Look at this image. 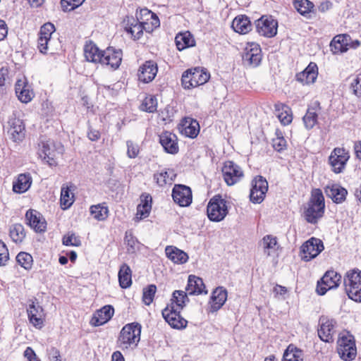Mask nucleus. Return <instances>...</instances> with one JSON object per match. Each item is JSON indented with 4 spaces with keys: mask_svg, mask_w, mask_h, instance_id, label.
<instances>
[{
    "mask_svg": "<svg viewBox=\"0 0 361 361\" xmlns=\"http://www.w3.org/2000/svg\"><path fill=\"white\" fill-rule=\"evenodd\" d=\"M114 313L112 305H107L97 310L91 320V324L94 326H99L108 322Z\"/></svg>",
    "mask_w": 361,
    "mask_h": 361,
    "instance_id": "a878e982",
    "label": "nucleus"
},
{
    "mask_svg": "<svg viewBox=\"0 0 361 361\" xmlns=\"http://www.w3.org/2000/svg\"><path fill=\"white\" fill-rule=\"evenodd\" d=\"M142 326L137 322L126 324L121 329L118 338V347L123 351L135 350L140 341Z\"/></svg>",
    "mask_w": 361,
    "mask_h": 361,
    "instance_id": "f257e3e1",
    "label": "nucleus"
},
{
    "mask_svg": "<svg viewBox=\"0 0 361 361\" xmlns=\"http://www.w3.org/2000/svg\"><path fill=\"white\" fill-rule=\"evenodd\" d=\"M50 39L44 37H38L37 39V48L39 51L42 54H47L49 50V42Z\"/></svg>",
    "mask_w": 361,
    "mask_h": 361,
    "instance_id": "338daca9",
    "label": "nucleus"
},
{
    "mask_svg": "<svg viewBox=\"0 0 361 361\" xmlns=\"http://www.w3.org/2000/svg\"><path fill=\"white\" fill-rule=\"evenodd\" d=\"M186 290L190 295L207 293L203 280L194 275L189 276Z\"/></svg>",
    "mask_w": 361,
    "mask_h": 361,
    "instance_id": "cd10ccee",
    "label": "nucleus"
},
{
    "mask_svg": "<svg viewBox=\"0 0 361 361\" xmlns=\"http://www.w3.org/2000/svg\"><path fill=\"white\" fill-rule=\"evenodd\" d=\"M124 30L131 35L134 40L139 39L143 35L145 28V22L140 20L137 13H136V18L133 17H127L124 20Z\"/></svg>",
    "mask_w": 361,
    "mask_h": 361,
    "instance_id": "f3484780",
    "label": "nucleus"
},
{
    "mask_svg": "<svg viewBox=\"0 0 361 361\" xmlns=\"http://www.w3.org/2000/svg\"><path fill=\"white\" fill-rule=\"evenodd\" d=\"M349 158V153L344 148H335L329 158L332 171L336 173H341Z\"/></svg>",
    "mask_w": 361,
    "mask_h": 361,
    "instance_id": "9b49d317",
    "label": "nucleus"
},
{
    "mask_svg": "<svg viewBox=\"0 0 361 361\" xmlns=\"http://www.w3.org/2000/svg\"><path fill=\"white\" fill-rule=\"evenodd\" d=\"M325 202L322 191L319 189H314L307 207L304 212L305 220L312 224L317 223L324 213Z\"/></svg>",
    "mask_w": 361,
    "mask_h": 361,
    "instance_id": "f03ea898",
    "label": "nucleus"
},
{
    "mask_svg": "<svg viewBox=\"0 0 361 361\" xmlns=\"http://www.w3.org/2000/svg\"><path fill=\"white\" fill-rule=\"evenodd\" d=\"M152 197L150 195H147L142 203L137 205V216H140V219L146 218L149 216L152 209L151 205Z\"/></svg>",
    "mask_w": 361,
    "mask_h": 361,
    "instance_id": "49530a36",
    "label": "nucleus"
},
{
    "mask_svg": "<svg viewBox=\"0 0 361 361\" xmlns=\"http://www.w3.org/2000/svg\"><path fill=\"white\" fill-rule=\"evenodd\" d=\"M250 200L254 204L261 203L268 190V182L262 176H255L252 180Z\"/></svg>",
    "mask_w": 361,
    "mask_h": 361,
    "instance_id": "6e6552de",
    "label": "nucleus"
},
{
    "mask_svg": "<svg viewBox=\"0 0 361 361\" xmlns=\"http://www.w3.org/2000/svg\"><path fill=\"white\" fill-rule=\"evenodd\" d=\"M119 285L122 288H128L132 284V271L130 267L123 263L118 274Z\"/></svg>",
    "mask_w": 361,
    "mask_h": 361,
    "instance_id": "e433bc0d",
    "label": "nucleus"
},
{
    "mask_svg": "<svg viewBox=\"0 0 361 361\" xmlns=\"http://www.w3.org/2000/svg\"><path fill=\"white\" fill-rule=\"evenodd\" d=\"M159 142L166 153L176 154L179 151L177 136L172 133H162L159 135Z\"/></svg>",
    "mask_w": 361,
    "mask_h": 361,
    "instance_id": "aec40b11",
    "label": "nucleus"
},
{
    "mask_svg": "<svg viewBox=\"0 0 361 361\" xmlns=\"http://www.w3.org/2000/svg\"><path fill=\"white\" fill-rule=\"evenodd\" d=\"M182 134L190 138H195L200 132V126L196 120L190 118H185L181 121L180 123Z\"/></svg>",
    "mask_w": 361,
    "mask_h": 361,
    "instance_id": "c756f323",
    "label": "nucleus"
},
{
    "mask_svg": "<svg viewBox=\"0 0 361 361\" xmlns=\"http://www.w3.org/2000/svg\"><path fill=\"white\" fill-rule=\"evenodd\" d=\"M26 235L24 226L20 224H15L11 226L9 229V236L16 243H20L23 241Z\"/></svg>",
    "mask_w": 361,
    "mask_h": 361,
    "instance_id": "a19ab883",
    "label": "nucleus"
},
{
    "mask_svg": "<svg viewBox=\"0 0 361 361\" xmlns=\"http://www.w3.org/2000/svg\"><path fill=\"white\" fill-rule=\"evenodd\" d=\"M221 171L224 179L228 185H235L244 176L241 168L233 161H225Z\"/></svg>",
    "mask_w": 361,
    "mask_h": 361,
    "instance_id": "9d476101",
    "label": "nucleus"
},
{
    "mask_svg": "<svg viewBox=\"0 0 361 361\" xmlns=\"http://www.w3.org/2000/svg\"><path fill=\"white\" fill-rule=\"evenodd\" d=\"M255 24L257 32L261 36L270 38L277 34L278 21L271 16H262Z\"/></svg>",
    "mask_w": 361,
    "mask_h": 361,
    "instance_id": "0eeeda50",
    "label": "nucleus"
},
{
    "mask_svg": "<svg viewBox=\"0 0 361 361\" xmlns=\"http://www.w3.org/2000/svg\"><path fill=\"white\" fill-rule=\"evenodd\" d=\"M141 106L142 110L149 113H154L157 111V98L152 95L146 97Z\"/></svg>",
    "mask_w": 361,
    "mask_h": 361,
    "instance_id": "6e6d98bb",
    "label": "nucleus"
},
{
    "mask_svg": "<svg viewBox=\"0 0 361 361\" xmlns=\"http://www.w3.org/2000/svg\"><path fill=\"white\" fill-rule=\"evenodd\" d=\"M27 224L37 233L44 232L47 228L46 221L35 209H29L25 214Z\"/></svg>",
    "mask_w": 361,
    "mask_h": 361,
    "instance_id": "412c9836",
    "label": "nucleus"
},
{
    "mask_svg": "<svg viewBox=\"0 0 361 361\" xmlns=\"http://www.w3.org/2000/svg\"><path fill=\"white\" fill-rule=\"evenodd\" d=\"M191 69H188L185 71H184L182 74L181 84L185 90L195 88V85H193V81L191 75Z\"/></svg>",
    "mask_w": 361,
    "mask_h": 361,
    "instance_id": "bf43d9fd",
    "label": "nucleus"
},
{
    "mask_svg": "<svg viewBox=\"0 0 361 361\" xmlns=\"http://www.w3.org/2000/svg\"><path fill=\"white\" fill-rule=\"evenodd\" d=\"M9 259V252L6 244L0 240V267L6 266Z\"/></svg>",
    "mask_w": 361,
    "mask_h": 361,
    "instance_id": "680f3d73",
    "label": "nucleus"
},
{
    "mask_svg": "<svg viewBox=\"0 0 361 361\" xmlns=\"http://www.w3.org/2000/svg\"><path fill=\"white\" fill-rule=\"evenodd\" d=\"M191 69V75L195 87L205 84L210 78L209 73L204 68L195 67Z\"/></svg>",
    "mask_w": 361,
    "mask_h": 361,
    "instance_id": "4c0bfd02",
    "label": "nucleus"
},
{
    "mask_svg": "<svg viewBox=\"0 0 361 361\" xmlns=\"http://www.w3.org/2000/svg\"><path fill=\"white\" fill-rule=\"evenodd\" d=\"M55 30L56 28L54 24L51 23H44L40 28L39 37L51 39V35L55 32Z\"/></svg>",
    "mask_w": 361,
    "mask_h": 361,
    "instance_id": "13d9d810",
    "label": "nucleus"
},
{
    "mask_svg": "<svg viewBox=\"0 0 361 361\" xmlns=\"http://www.w3.org/2000/svg\"><path fill=\"white\" fill-rule=\"evenodd\" d=\"M324 192L328 197L331 198L336 204L343 202L348 195L347 190L339 184L326 185L324 188Z\"/></svg>",
    "mask_w": 361,
    "mask_h": 361,
    "instance_id": "b1692460",
    "label": "nucleus"
},
{
    "mask_svg": "<svg viewBox=\"0 0 361 361\" xmlns=\"http://www.w3.org/2000/svg\"><path fill=\"white\" fill-rule=\"evenodd\" d=\"M10 126L8 133L14 142L23 140L25 137V125L22 120L19 118H13L8 121Z\"/></svg>",
    "mask_w": 361,
    "mask_h": 361,
    "instance_id": "bb28decb",
    "label": "nucleus"
},
{
    "mask_svg": "<svg viewBox=\"0 0 361 361\" xmlns=\"http://www.w3.org/2000/svg\"><path fill=\"white\" fill-rule=\"evenodd\" d=\"M15 90L19 100L23 103L30 102L34 97V93L30 90L28 85L21 80H18L16 83Z\"/></svg>",
    "mask_w": 361,
    "mask_h": 361,
    "instance_id": "c9c22d12",
    "label": "nucleus"
},
{
    "mask_svg": "<svg viewBox=\"0 0 361 361\" xmlns=\"http://www.w3.org/2000/svg\"><path fill=\"white\" fill-rule=\"evenodd\" d=\"M59 149L62 150V146L60 143L56 144L52 140L42 142L39 156L45 160L50 166H56L57 164L56 157V154L59 153Z\"/></svg>",
    "mask_w": 361,
    "mask_h": 361,
    "instance_id": "f8f14e48",
    "label": "nucleus"
},
{
    "mask_svg": "<svg viewBox=\"0 0 361 361\" xmlns=\"http://www.w3.org/2000/svg\"><path fill=\"white\" fill-rule=\"evenodd\" d=\"M63 244L66 246H75L79 247L81 245V241L80 238L74 233L68 234L64 235L62 239Z\"/></svg>",
    "mask_w": 361,
    "mask_h": 361,
    "instance_id": "052dcab7",
    "label": "nucleus"
},
{
    "mask_svg": "<svg viewBox=\"0 0 361 361\" xmlns=\"http://www.w3.org/2000/svg\"><path fill=\"white\" fill-rule=\"evenodd\" d=\"M232 28L240 34H246L252 30V24L249 18L245 15L236 16L231 25Z\"/></svg>",
    "mask_w": 361,
    "mask_h": 361,
    "instance_id": "72a5a7b5",
    "label": "nucleus"
},
{
    "mask_svg": "<svg viewBox=\"0 0 361 361\" xmlns=\"http://www.w3.org/2000/svg\"><path fill=\"white\" fill-rule=\"evenodd\" d=\"M88 128L87 132V136L88 139L92 142L98 141L101 137V133L99 130L92 128L90 122L87 123Z\"/></svg>",
    "mask_w": 361,
    "mask_h": 361,
    "instance_id": "69168bd1",
    "label": "nucleus"
},
{
    "mask_svg": "<svg viewBox=\"0 0 361 361\" xmlns=\"http://www.w3.org/2000/svg\"><path fill=\"white\" fill-rule=\"evenodd\" d=\"M172 197L179 206L188 207L192 203V190L187 185L176 184L172 190Z\"/></svg>",
    "mask_w": 361,
    "mask_h": 361,
    "instance_id": "ddd939ff",
    "label": "nucleus"
},
{
    "mask_svg": "<svg viewBox=\"0 0 361 361\" xmlns=\"http://www.w3.org/2000/svg\"><path fill=\"white\" fill-rule=\"evenodd\" d=\"M166 257L176 264H184L188 260V255L184 251L174 246H166L165 248Z\"/></svg>",
    "mask_w": 361,
    "mask_h": 361,
    "instance_id": "f704fd0d",
    "label": "nucleus"
},
{
    "mask_svg": "<svg viewBox=\"0 0 361 361\" xmlns=\"http://www.w3.org/2000/svg\"><path fill=\"white\" fill-rule=\"evenodd\" d=\"M176 177V174L173 170L169 169L163 171L160 173L154 174V180L159 186H164L168 183H171Z\"/></svg>",
    "mask_w": 361,
    "mask_h": 361,
    "instance_id": "79ce46f5",
    "label": "nucleus"
},
{
    "mask_svg": "<svg viewBox=\"0 0 361 361\" xmlns=\"http://www.w3.org/2000/svg\"><path fill=\"white\" fill-rule=\"evenodd\" d=\"M259 245L263 249L264 253L267 256H270L271 250H276L278 245L277 238L272 235H266L259 241Z\"/></svg>",
    "mask_w": 361,
    "mask_h": 361,
    "instance_id": "ea45409f",
    "label": "nucleus"
},
{
    "mask_svg": "<svg viewBox=\"0 0 361 361\" xmlns=\"http://www.w3.org/2000/svg\"><path fill=\"white\" fill-rule=\"evenodd\" d=\"M126 145L128 157L130 159L135 158L139 153L138 145L133 143L131 140H128L126 142Z\"/></svg>",
    "mask_w": 361,
    "mask_h": 361,
    "instance_id": "e2e57ef3",
    "label": "nucleus"
},
{
    "mask_svg": "<svg viewBox=\"0 0 361 361\" xmlns=\"http://www.w3.org/2000/svg\"><path fill=\"white\" fill-rule=\"evenodd\" d=\"M175 43L179 51L195 46L194 37L189 31L178 33L175 37Z\"/></svg>",
    "mask_w": 361,
    "mask_h": 361,
    "instance_id": "2f4dec72",
    "label": "nucleus"
},
{
    "mask_svg": "<svg viewBox=\"0 0 361 361\" xmlns=\"http://www.w3.org/2000/svg\"><path fill=\"white\" fill-rule=\"evenodd\" d=\"M157 71V64L153 61H147L139 68L137 74L139 80L148 83L155 78Z\"/></svg>",
    "mask_w": 361,
    "mask_h": 361,
    "instance_id": "4be33fe9",
    "label": "nucleus"
},
{
    "mask_svg": "<svg viewBox=\"0 0 361 361\" xmlns=\"http://www.w3.org/2000/svg\"><path fill=\"white\" fill-rule=\"evenodd\" d=\"M350 89L356 96H361V73L357 74L350 85Z\"/></svg>",
    "mask_w": 361,
    "mask_h": 361,
    "instance_id": "0e129e2a",
    "label": "nucleus"
},
{
    "mask_svg": "<svg viewBox=\"0 0 361 361\" xmlns=\"http://www.w3.org/2000/svg\"><path fill=\"white\" fill-rule=\"evenodd\" d=\"M276 137L272 140V146L276 151L281 152L286 149L287 142L279 130H276Z\"/></svg>",
    "mask_w": 361,
    "mask_h": 361,
    "instance_id": "5fc2aeb1",
    "label": "nucleus"
},
{
    "mask_svg": "<svg viewBox=\"0 0 361 361\" xmlns=\"http://www.w3.org/2000/svg\"><path fill=\"white\" fill-rule=\"evenodd\" d=\"M283 357L289 358L290 360L302 361V350L294 347L293 345H289L283 353Z\"/></svg>",
    "mask_w": 361,
    "mask_h": 361,
    "instance_id": "3c124183",
    "label": "nucleus"
},
{
    "mask_svg": "<svg viewBox=\"0 0 361 361\" xmlns=\"http://www.w3.org/2000/svg\"><path fill=\"white\" fill-rule=\"evenodd\" d=\"M343 283L348 298L361 302V271L357 268L346 272Z\"/></svg>",
    "mask_w": 361,
    "mask_h": 361,
    "instance_id": "7ed1b4c3",
    "label": "nucleus"
},
{
    "mask_svg": "<svg viewBox=\"0 0 361 361\" xmlns=\"http://www.w3.org/2000/svg\"><path fill=\"white\" fill-rule=\"evenodd\" d=\"M85 0H61L63 11L70 12L79 7Z\"/></svg>",
    "mask_w": 361,
    "mask_h": 361,
    "instance_id": "4d7b16f0",
    "label": "nucleus"
},
{
    "mask_svg": "<svg viewBox=\"0 0 361 361\" xmlns=\"http://www.w3.org/2000/svg\"><path fill=\"white\" fill-rule=\"evenodd\" d=\"M349 39L350 37L348 35H336L330 43L331 51L334 54L347 51Z\"/></svg>",
    "mask_w": 361,
    "mask_h": 361,
    "instance_id": "473e14b6",
    "label": "nucleus"
},
{
    "mask_svg": "<svg viewBox=\"0 0 361 361\" xmlns=\"http://www.w3.org/2000/svg\"><path fill=\"white\" fill-rule=\"evenodd\" d=\"M24 356L27 358V361H40L31 347L26 348L24 351Z\"/></svg>",
    "mask_w": 361,
    "mask_h": 361,
    "instance_id": "774afa93",
    "label": "nucleus"
},
{
    "mask_svg": "<svg viewBox=\"0 0 361 361\" xmlns=\"http://www.w3.org/2000/svg\"><path fill=\"white\" fill-rule=\"evenodd\" d=\"M73 194L68 187H62L60 202L63 209L69 208L73 203Z\"/></svg>",
    "mask_w": 361,
    "mask_h": 361,
    "instance_id": "de8ad7c7",
    "label": "nucleus"
},
{
    "mask_svg": "<svg viewBox=\"0 0 361 361\" xmlns=\"http://www.w3.org/2000/svg\"><path fill=\"white\" fill-rule=\"evenodd\" d=\"M125 244L126 245L127 252L129 254L135 253L140 250V243L133 235L132 232L126 231L124 238Z\"/></svg>",
    "mask_w": 361,
    "mask_h": 361,
    "instance_id": "37998d69",
    "label": "nucleus"
},
{
    "mask_svg": "<svg viewBox=\"0 0 361 361\" xmlns=\"http://www.w3.org/2000/svg\"><path fill=\"white\" fill-rule=\"evenodd\" d=\"M178 310L165 307L162 312V316L165 321L173 329H182L187 326L188 321L180 315Z\"/></svg>",
    "mask_w": 361,
    "mask_h": 361,
    "instance_id": "2eb2a0df",
    "label": "nucleus"
},
{
    "mask_svg": "<svg viewBox=\"0 0 361 361\" xmlns=\"http://www.w3.org/2000/svg\"><path fill=\"white\" fill-rule=\"evenodd\" d=\"M227 202L220 195L212 197L207 207L209 219L212 221L219 222L224 219L228 214Z\"/></svg>",
    "mask_w": 361,
    "mask_h": 361,
    "instance_id": "20e7f679",
    "label": "nucleus"
},
{
    "mask_svg": "<svg viewBox=\"0 0 361 361\" xmlns=\"http://www.w3.org/2000/svg\"><path fill=\"white\" fill-rule=\"evenodd\" d=\"M157 292V286L154 284H150L142 290V302L146 305H149L154 300L155 293Z\"/></svg>",
    "mask_w": 361,
    "mask_h": 361,
    "instance_id": "864d4df0",
    "label": "nucleus"
},
{
    "mask_svg": "<svg viewBox=\"0 0 361 361\" xmlns=\"http://www.w3.org/2000/svg\"><path fill=\"white\" fill-rule=\"evenodd\" d=\"M324 249L322 240L312 237L300 247V257L305 262H309L318 256Z\"/></svg>",
    "mask_w": 361,
    "mask_h": 361,
    "instance_id": "423d86ee",
    "label": "nucleus"
},
{
    "mask_svg": "<svg viewBox=\"0 0 361 361\" xmlns=\"http://www.w3.org/2000/svg\"><path fill=\"white\" fill-rule=\"evenodd\" d=\"M294 7L302 16H306L314 8V4L309 0H294Z\"/></svg>",
    "mask_w": 361,
    "mask_h": 361,
    "instance_id": "a18cd8bd",
    "label": "nucleus"
},
{
    "mask_svg": "<svg viewBox=\"0 0 361 361\" xmlns=\"http://www.w3.org/2000/svg\"><path fill=\"white\" fill-rule=\"evenodd\" d=\"M261 61L262 50L259 44L252 43L245 48L243 54V63L245 66L255 68L260 64Z\"/></svg>",
    "mask_w": 361,
    "mask_h": 361,
    "instance_id": "4468645a",
    "label": "nucleus"
},
{
    "mask_svg": "<svg viewBox=\"0 0 361 361\" xmlns=\"http://www.w3.org/2000/svg\"><path fill=\"white\" fill-rule=\"evenodd\" d=\"M318 114L315 108L309 107L305 115L302 118V121L305 128L310 130L317 123Z\"/></svg>",
    "mask_w": 361,
    "mask_h": 361,
    "instance_id": "c03bdc74",
    "label": "nucleus"
},
{
    "mask_svg": "<svg viewBox=\"0 0 361 361\" xmlns=\"http://www.w3.org/2000/svg\"><path fill=\"white\" fill-rule=\"evenodd\" d=\"M320 328L318 329V336L320 339L324 342L330 343L334 341L333 336L336 321L326 318H320Z\"/></svg>",
    "mask_w": 361,
    "mask_h": 361,
    "instance_id": "5701e85b",
    "label": "nucleus"
},
{
    "mask_svg": "<svg viewBox=\"0 0 361 361\" xmlns=\"http://www.w3.org/2000/svg\"><path fill=\"white\" fill-rule=\"evenodd\" d=\"M16 259L18 264L25 269L29 270L32 268L33 259L29 253L20 252L17 255Z\"/></svg>",
    "mask_w": 361,
    "mask_h": 361,
    "instance_id": "603ef678",
    "label": "nucleus"
},
{
    "mask_svg": "<svg viewBox=\"0 0 361 361\" xmlns=\"http://www.w3.org/2000/svg\"><path fill=\"white\" fill-rule=\"evenodd\" d=\"M90 213L98 221H104L108 217L109 209L107 207L101 204L90 207Z\"/></svg>",
    "mask_w": 361,
    "mask_h": 361,
    "instance_id": "09e8293b",
    "label": "nucleus"
},
{
    "mask_svg": "<svg viewBox=\"0 0 361 361\" xmlns=\"http://www.w3.org/2000/svg\"><path fill=\"white\" fill-rule=\"evenodd\" d=\"M341 280V274L334 270L327 271L320 281L317 282V293L319 295H324L328 290L337 288Z\"/></svg>",
    "mask_w": 361,
    "mask_h": 361,
    "instance_id": "1a4fd4ad",
    "label": "nucleus"
},
{
    "mask_svg": "<svg viewBox=\"0 0 361 361\" xmlns=\"http://www.w3.org/2000/svg\"><path fill=\"white\" fill-rule=\"evenodd\" d=\"M337 344V351L343 360L350 361L355 357L357 349L355 338L348 331L340 334Z\"/></svg>",
    "mask_w": 361,
    "mask_h": 361,
    "instance_id": "39448f33",
    "label": "nucleus"
},
{
    "mask_svg": "<svg viewBox=\"0 0 361 361\" xmlns=\"http://www.w3.org/2000/svg\"><path fill=\"white\" fill-rule=\"evenodd\" d=\"M228 292L223 286L216 288L212 293L209 300V312L214 313L220 310L225 304Z\"/></svg>",
    "mask_w": 361,
    "mask_h": 361,
    "instance_id": "6ab92c4d",
    "label": "nucleus"
},
{
    "mask_svg": "<svg viewBox=\"0 0 361 361\" xmlns=\"http://www.w3.org/2000/svg\"><path fill=\"white\" fill-rule=\"evenodd\" d=\"M32 178L30 174H20L13 184V190L16 193H23L30 188Z\"/></svg>",
    "mask_w": 361,
    "mask_h": 361,
    "instance_id": "58836bf2",
    "label": "nucleus"
},
{
    "mask_svg": "<svg viewBox=\"0 0 361 361\" xmlns=\"http://www.w3.org/2000/svg\"><path fill=\"white\" fill-rule=\"evenodd\" d=\"M276 110L280 111L281 109V112L278 115V118L280 120L281 123L283 126H286L290 124L292 122L293 116L292 114L289 113L290 109L287 106L283 104H276L275 105Z\"/></svg>",
    "mask_w": 361,
    "mask_h": 361,
    "instance_id": "8fccbe9b",
    "label": "nucleus"
},
{
    "mask_svg": "<svg viewBox=\"0 0 361 361\" xmlns=\"http://www.w3.org/2000/svg\"><path fill=\"white\" fill-rule=\"evenodd\" d=\"M100 63L111 67L113 70L117 69L122 61L123 53L121 49H116L109 47L102 51Z\"/></svg>",
    "mask_w": 361,
    "mask_h": 361,
    "instance_id": "dca6fc26",
    "label": "nucleus"
},
{
    "mask_svg": "<svg viewBox=\"0 0 361 361\" xmlns=\"http://www.w3.org/2000/svg\"><path fill=\"white\" fill-rule=\"evenodd\" d=\"M188 302L189 298H188L187 293L183 290H176L172 293L170 302L167 304L166 307H169V309L173 307V309L181 311Z\"/></svg>",
    "mask_w": 361,
    "mask_h": 361,
    "instance_id": "7c9ffc66",
    "label": "nucleus"
},
{
    "mask_svg": "<svg viewBox=\"0 0 361 361\" xmlns=\"http://www.w3.org/2000/svg\"><path fill=\"white\" fill-rule=\"evenodd\" d=\"M27 313L30 324L39 329L43 327L45 315L44 309L38 302L35 304L32 302V304H30L27 309Z\"/></svg>",
    "mask_w": 361,
    "mask_h": 361,
    "instance_id": "a211bd4d",
    "label": "nucleus"
},
{
    "mask_svg": "<svg viewBox=\"0 0 361 361\" xmlns=\"http://www.w3.org/2000/svg\"><path fill=\"white\" fill-rule=\"evenodd\" d=\"M318 75V67L314 62H310L306 68L296 74V80L302 85L314 83Z\"/></svg>",
    "mask_w": 361,
    "mask_h": 361,
    "instance_id": "393cba45",
    "label": "nucleus"
},
{
    "mask_svg": "<svg viewBox=\"0 0 361 361\" xmlns=\"http://www.w3.org/2000/svg\"><path fill=\"white\" fill-rule=\"evenodd\" d=\"M102 50L91 40L86 42L84 46V55L86 60L89 62L97 63L101 61Z\"/></svg>",
    "mask_w": 361,
    "mask_h": 361,
    "instance_id": "c85d7f7f",
    "label": "nucleus"
}]
</instances>
